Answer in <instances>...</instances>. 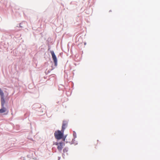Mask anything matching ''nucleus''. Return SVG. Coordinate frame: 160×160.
<instances>
[{
    "label": "nucleus",
    "mask_w": 160,
    "mask_h": 160,
    "mask_svg": "<svg viewBox=\"0 0 160 160\" xmlns=\"http://www.w3.org/2000/svg\"><path fill=\"white\" fill-rule=\"evenodd\" d=\"M50 52L52 56V57L53 60L54 62L55 66H57V60L56 57L54 54V52L52 51H51Z\"/></svg>",
    "instance_id": "nucleus-3"
},
{
    "label": "nucleus",
    "mask_w": 160,
    "mask_h": 160,
    "mask_svg": "<svg viewBox=\"0 0 160 160\" xmlns=\"http://www.w3.org/2000/svg\"><path fill=\"white\" fill-rule=\"evenodd\" d=\"M53 145H56L58 150L61 152L63 147L65 146V144L63 142H54Z\"/></svg>",
    "instance_id": "nucleus-1"
},
{
    "label": "nucleus",
    "mask_w": 160,
    "mask_h": 160,
    "mask_svg": "<svg viewBox=\"0 0 160 160\" xmlns=\"http://www.w3.org/2000/svg\"><path fill=\"white\" fill-rule=\"evenodd\" d=\"M63 132L59 130L55 131L54 135L55 138L58 140L61 139L62 138L63 135Z\"/></svg>",
    "instance_id": "nucleus-2"
},
{
    "label": "nucleus",
    "mask_w": 160,
    "mask_h": 160,
    "mask_svg": "<svg viewBox=\"0 0 160 160\" xmlns=\"http://www.w3.org/2000/svg\"><path fill=\"white\" fill-rule=\"evenodd\" d=\"M0 95L1 96H3V93L2 92V91L1 89L0 88Z\"/></svg>",
    "instance_id": "nucleus-8"
},
{
    "label": "nucleus",
    "mask_w": 160,
    "mask_h": 160,
    "mask_svg": "<svg viewBox=\"0 0 160 160\" xmlns=\"http://www.w3.org/2000/svg\"><path fill=\"white\" fill-rule=\"evenodd\" d=\"M5 103V101L4 98L2 97L1 98V105L2 107L4 106V104Z\"/></svg>",
    "instance_id": "nucleus-6"
},
{
    "label": "nucleus",
    "mask_w": 160,
    "mask_h": 160,
    "mask_svg": "<svg viewBox=\"0 0 160 160\" xmlns=\"http://www.w3.org/2000/svg\"><path fill=\"white\" fill-rule=\"evenodd\" d=\"M68 122L66 121H64L63 122L62 126V132H64V130L67 128L68 126Z\"/></svg>",
    "instance_id": "nucleus-4"
},
{
    "label": "nucleus",
    "mask_w": 160,
    "mask_h": 160,
    "mask_svg": "<svg viewBox=\"0 0 160 160\" xmlns=\"http://www.w3.org/2000/svg\"><path fill=\"white\" fill-rule=\"evenodd\" d=\"M68 151V149L67 148H65L63 150V152L64 153H66L67 154V152Z\"/></svg>",
    "instance_id": "nucleus-7"
},
{
    "label": "nucleus",
    "mask_w": 160,
    "mask_h": 160,
    "mask_svg": "<svg viewBox=\"0 0 160 160\" xmlns=\"http://www.w3.org/2000/svg\"><path fill=\"white\" fill-rule=\"evenodd\" d=\"M65 138H63V141H65Z\"/></svg>",
    "instance_id": "nucleus-9"
},
{
    "label": "nucleus",
    "mask_w": 160,
    "mask_h": 160,
    "mask_svg": "<svg viewBox=\"0 0 160 160\" xmlns=\"http://www.w3.org/2000/svg\"><path fill=\"white\" fill-rule=\"evenodd\" d=\"M7 110V109L4 106L2 107V108L0 109V113H3L5 112Z\"/></svg>",
    "instance_id": "nucleus-5"
}]
</instances>
